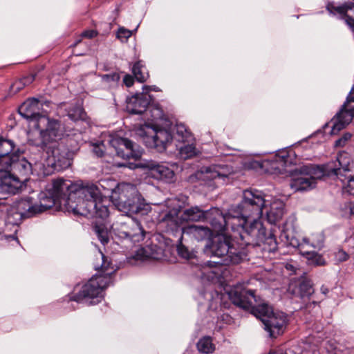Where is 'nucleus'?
Instances as JSON below:
<instances>
[{
	"label": "nucleus",
	"instance_id": "f257e3e1",
	"mask_svg": "<svg viewBox=\"0 0 354 354\" xmlns=\"http://www.w3.org/2000/svg\"><path fill=\"white\" fill-rule=\"evenodd\" d=\"M285 204L281 200L264 198L258 190H245L241 203L232 209L228 217L221 216L231 230L242 228L244 233L257 239L265 236V227L259 220L263 214L267 221L274 224L280 221L285 212Z\"/></svg>",
	"mask_w": 354,
	"mask_h": 354
},
{
	"label": "nucleus",
	"instance_id": "f03ea898",
	"mask_svg": "<svg viewBox=\"0 0 354 354\" xmlns=\"http://www.w3.org/2000/svg\"><path fill=\"white\" fill-rule=\"evenodd\" d=\"M33 145L39 148V153L32 154L30 161L20 158L15 153L10 164V172L26 177L34 171L37 174L48 175L53 171L62 170L71 165L73 153L64 144L52 141L44 145L40 140Z\"/></svg>",
	"mask_w": 354,
	"mask_h": 354
},
{
	"label": "nucleus",
	"instance_id": "7ed1b4c3",
	"mask_svg": "<svg viewBox=\"0 0 354 354\" xmlns=\"http://www.w3.org/2000/svg\"><path fill=\"white\" fill-rule=\"evenodd\" d=\"M176 202V200L173 199H168L165 201V205L169 210L161 218L160 225L165 228L166 232L176 235L182 228L180 227L184 222H197L205 220H209L212 227L218 232H223L231 228V225H228L221 216L228 217L234 207H231L229 212L223 215L217 208L204 211L198 206H194L185 209L179 216L180 206L174 207V205Z\"/></svg>",
	"mask_w": 354,
	"mask_h": 354
},
{
	"label": "nucleus",
	"instance_id": "20e7f679",
	"mask_svg": "<svg viewBox=\"0 0 354 354\" xmlns=\"http://www.w3.org/2000/svg\"><path fill=\"white\" fill-rule=\"evenodd\" d=\"M229 295L234 305L250 310L261 320L270 337L275 338L283 333L287 324L286 315L281 312H274L266 304H257L254 290L236 288Z\"/></svg>",
	"mask_w": 354,
	"mask_h": 354
},
{
	"label": "nucleus",
	"instance_id": "39448f33",
	"mask_svg": "<svg viewBox=\"0 0 354 354\" xmlns=\"http://www.w3.org/2000/svg\"><path fill=\"white\" fill-rule=\"evenodd\" d=\"M72 194L67 203L75 215L89 214L105 218L109 216L108 207L102 204V195L98 187L89 182L77 181L71 187Z\"/></svg>",
	"mask_w": 354,
	"mask_h": 354
},
{
	"label": "nucleus",
	"instance_id": "423d86ee",
	"mask_svg": "<svg viewBox=\"0 0 354 354\" xmlns=\"http://www.w3.org/2000/svg\"><path fill=\"white\" fill-rule=\"evenodd\" d=\"M205 252L220 259L217 261H208L201 266L200 274L197 275L207 281H213L218 277L220 272L216 268L218 266L236 264L246 257V253L243 250L235 248L229 238L222 235H218L213 239Z\"/></svg>",
	"mask_w": 354,
	"mask_h": 354
},
{
	"label": "nucleus",
	"instance_id": "0eeeda50",
	"mask_svg": "<svg viewBox=\"0 0 354 354\" xmlns=\"http://www.w3.org/2000/svg\"><path fill=\"white\" fill-rule=\"evenodd\" d=\"M98 255L102 263H95L94 266L100 273L96 274L84 284L78 292L71 298V300L80 303L95 299L90 301L91 304H95L103 297L102 291L111 283V275L116 269L102 252H99Z\"/></svg>",
	"mask_w": 354,
	"mask_h": 354
},
{
	"label": "nucleus",
	"instance_id": "6e6552de",
	"mask_svg": "<svg viewBox=\"0 0 354 354\" xmlns=\"http://www.w3.org/2000/svg\"><path fill=\"white\" fill-rule=\"evenodd\" d=\"M42 104L36 98H30L24 102L19 107V113L25 119L30 121H35V128L40 129L41 125L46 124L45 129L39 131L40 140L46 145L49 142L58 141L62 136L61 124L56 120L41 115L40 110Z\"/></svg>",
	"mask_w": 354,
	"mask_h": 354
},
{
	"label": "nucleus",
	"instance_id": "1a4fd4ad",
	"mask_svg": "<svg viewBox=\"0 0 354 354\" xmlns=\"http://www.w3.org/2000/svg\"><path fill=\"white\" fill-rule=\"evenodd\" d=\"M110 198L116 208L128 216L145 214L149 209L136 187L129 183L119 184L112 190Z\"/></svg>",
	"mask_w": 354,
	"mask_h": 354
},
{
	"label": "nucleus",
	"instance_id": "9d476101",
	"mask_svg": "<svg viewBox=\"0 0 354 354\" xmlns=\"http://www.w3.org/2000/svg\"><path fill=\"white\" fill-rule=\"evenodd\" d=\"M74 183L70 180L58 178L48 185L46 192L39 194V203L37 204V212H43L56 205L61 210L72 213L68 208L67 203L72 194L71 187Z\"/></svg>",
	"mask_w": 354,
	"mask_h": 354
},
{
	"label": "nucleus",
	"instance_id": "9b49d317",
	"mask_svg": "<svg viewBox=\"0 0 354 354\" xmlns=\"http://www.w3.org/2000/svg\"><path fill=\"white\" fill-rule=\"evenodd\" d=\"M326 175L323 167L315 165H305L296 169L290 183L295 192L307 191L314 188L317 180Z\"/></svg>",
	"mask_w": 354,
	"mask_h": 354
},
{
	"label": "nucleus",
	"instance_id": "f8f14e48",
	"mask_svg": "<svg viewBox=\"0 0 354 354\" xmlns=\"http://www.w3.org/2000/svg\"><path fill=\"white\" fill-rule=\"evenodd\" d=\"M233 169L224 164L211 165L201 167L194 174V178L207 186H218L229 182V176Z\"/></svg>",
	"mask_w": 354,
	"mask_h": 354
},
{
	"label": "nucleus",
	"instance_id": "ddd939ff",
	"mask_svg": "<svg viewBox=\"0 0 354 354\" xmlns=\"http://www.w3.org/2000/svg\"><path fill=\"white\" fill-rule=\"evenodd\" d=\"M138 134L143 138L146 146L163 151L173 140V135L166 129H156L149 124L141 126Z\"/></svg>",
	"mask_w": 354,
	"mask_h": 354
},
{
	"label": "nucleus",
	"instance_id": "4468645a",
	"mask_svg": "<svg viewBox=\"0 0 354 354\" xmlns=\"http://www.w3.org/2000/svg\"><path fill=\"white\" fill-rule=\"evenodd\" d=\"M354 117V88L347 97L340 111L332 118L331 134H337L351 123Z\"/></svg>",
	"mask_w": 354,
	"mask_h": 354
},
{
	"label": "nucleus",
	"instance_id": "2eb2a0df",
	"mask_svg": "<svg viewBox=\"0 0 354 354\" xmlns=\"http://www.w3.org/2000/svg\"><path fill=\"white\" fill-rule=\"evenodd\" d=\"M113 229L121 238H129L134 242L143 240L145 231L138 221L128 217L127 221L116 223Z\"/></svg>",
	"mask_w": 354,
	"mask_h": 354
},
{
	"label": "nucleus",
	"instance_id": "dca6fc26",
	"mask_svg": "<svg viewBox=\"0 0 354 354\" xmlns=\"http://www.w3.org/2000/svg\"><path fill=\"white\" fill-rule=\"evenodd\" d=\"M109 143L115 149L116 155L123 159L138 160L142 156V151L135 149L133 142L129 139L113 138L109 140Z\"/></svg>",
	"mask_w": 354,
	"mask_h": 354
},
{
	"label": "nucleus",
	"instance_id": "f3484780",
	"mask_svg": "<svg viewBox=\"0 0 354 354\" xmlns=\"http://www.w3.org/2000/svg\"><path fill=\"white\" fill-rule=\"evenodd\" d=\"M27 178L20 179L15 174H11L10 169L0 172V194H15L21 189L24 182Z\"/></svg>",
	"mask_w": 354,
	"mask_h": 354
},
{
	"label": "nucleus",
	"instance_id": "a211bd4d",
	"mask_svg": "<svg viewBox=\"0 0 354 354\" xmlns=\"http://www.w3.org/2000/svg\"><path fill=\"white\" fill-rule=\"evenodd\" d=\"M289 154L283 151L270 159L264 160L260 165L262 168L272 174H284L288 172L286 167L288 162Z\"/></svg>",
	"mask_w": 354,
	"mask_h": 354
},
{
	"label": "nucleus",
	"instance_id": "6ab92c4d",
	"mask_svg": "<svg viewBox=\"0 0 354 354\" xmlns=\"http://www.w3.org/2000/svg\"><path fill=\"white\" fill-rule=\"evenodd\" d=\"M326 8L330 15L344 19L346 24L354 29V3H348L338 6L328 3Z\"/></svg>",
	"mask_w": 354,
	"mask_h": 354
},
{
	"label": "nucleus",
	"instance_id": "aec40b11",
	"mask_svg": "<svg viewBox=\"0 0 354 354\" xmlns=\"http://www.w3.org/2000/svg\"><path fill=\"white\" fill-rule=\"evenodd\" d=\"M151 100L148 93H137L127 99L126 109L132 114H142L147 111Z\"/></svg>",
	"mask_w": 354,
	"mask_h": 354
},
{
	"label": "nucleus",
	"instance_id": "412c9836",
	"mask_svg": "<svg viewBox=\"0 0 354 354\" xmlns=\"http://www.w3.org/2000/svg\"><path fill=\"white\" fill-rule=\"evenodd\" d=\"M232 230L234 232L237 231L239 232L241 239L244 242V244L245 245L257 243L259 241H261L263 243L265 246H267V250L269 252H274L277 250V242L276 236L272 233H270L268 236H266V234L265 233L263 238L257 239L249 236L246 233H244L242 228L239 227V230H237L236 226L235 230Z\"/></svg>",
	"mask_w": 354,
	"mask_h": 354
},
{
	"label": "nucleus",
	"instance_id": "4be33fe9",
	"mask_svg": "<svg viewBox=\"0 0 354 354\" xmlns=\"http://www.w3.org/2000/svg\"><path fill=\"white\" fill-rule=\"evenodd\" d=\"M288 243L295 248L301 250L317 249L320 250L324 246V236L322 233H315L311 234L309 237H304L301 241L295 239L288 241Z\"/></svg>",
	"mask_w": 354,
	"mask_h": 354
},
{
	"label": "nucleus",
	"instance_id": "5701e85b",
	"mask_svg": "<svg viewBox=\"0 0 354 354\" xmlns=\"http://www.w3.org/2000/svg\"><path fill=\"white\" fill-rule=\"evenodd\" d=\"M351 157L346 152H341L337 157V162H338L339 167L336 165V162H331L322 167L324 169V172L326 175H335L339 176L341 175L342 170L344 171H349V167L351 164Z\"/></svg>",
	"mask_w": 354,
	"mask_h": 354
},
{
	"label": "nucleus",
	"instance_id": "b1692460",
	"mask_svg": "<svg viewBox=\"0 0 354 354\" xmlns=\"http://www.w3.org/2000/svg\"><path fill=\"white\" fill-rule=\"evenodd\" d=\"M13 149L14 142L12 140L0 139V172L10 169V164L15 155L12 153Z\"/></svg>",
	"mask_w": 354,
	"mask_h": 354
},
{
	"label": "nucleus",
	"instance_id": "393cba45",
	"mask_svg": "<svg viewBox=\"0 0 354 354\" xmlns=\"http://www.w3.org/2000/svg\"><path fill=\"white\" fill-rule=\"evenodd\" d=\"M37 204L33 203L30 197H25L16 204L17 214L19 218H29L38 214Z\"/></svg>",
	"mask_w": 354,
	"mask_h": 354
},
{
	"label": "nucleus",
	"instance_id": "a878e982",
	"mask_svg": "<svg viewBox=\"0 0 354 354\" xmlns=\"http://www.w3.org/2000/svg\"><path fill=\"white\" fill-rule=\"evenodd\" d=\"M288 290L293 295L301 299L308 298L314 292L312 282L307 279H303L295 284L291 283Z\"/></svg>",
	"mask_w": 354,
	"mask_h": 354
},
{
	"label": "nucleus",
	"instance_id": "bb28decb",
	"mask_svg": "<svg viewBox=\"0 0 354 354\" xmlns=\"http://www.w3.org/2000/svg\"><path fill=\"white\" fill-rule=\"evenodd\" d=\"M178 233H179L180 235H182V236H183L184 234L189 235L197 241H202L207 239L212 234L211 230L207 227L195 225L182 227L178 230Z\"/></svg>",
	"mask_w": 354,
	"mask_h": 354
},
{
	"label": "nucleus",
	"instance_id": "cd10ccee",
	"mask_svg": "<svg viewBox=\"0 0 354 354\" xmlns=\"http://www.w3.org/2000/svg\"><path fill=\"white\" fill-rule=\"evenodd\" d=\"M150 173L151 176L157 180L169 183L174 181L175 174L174 170L165 165L153 166L151 169Z\"/></svg>",
	"mask_w": 354,
	"mask_h": 354
},
{
	"label": "nucleus",
	"instance_id": "c85d7f7f",
	"mask_svg": "<svg viewBox=\"0 0 354 354\" xmlns=\"http://www.w3.org/2000/svg\"><path fill=\"white\" fill-rule=\"evenodd\" d=\"M300 253L306 258L308 263L315 266H322L326 265V261L322 255L317 252L308 250H301Z\"/></svg>",
	"mask_w": 354,
	"mask_h": 354
},
{
	"label": "nucleus",
	"instance_id": "c756f323",
	"mask_svg": "<svg viewBox=\"0 0 354 354\" xmlns=\"http://www.w3.org/2000/svg\"><path fill=\"white\" fill-rule=\"evenodd\" d=\"M175 129L176 133L173 136V139L177 142L184 143L189 142L192 138L191 133L187 130L185 124H177Z\"/></svg>",
	"mask_w": 354,
	"mask_h": 354
},
{
	"label": "nucleus",
	"instance_id": "7c9ffc66",
	"mask_svg": "<svg viewBox=\"0 0 354 354\" xmlns=\"http://www.w3.org/2000/svg\"><path fill=\"white\" fill-rule=\"evenodd\" d=\"M196 347L200 353L205 354L212 353L215 350V345L209 336H205L201 338L197 342Z\"/></svg>",
	"mask_w": 354,
	"mask_h": 354
},
{
	"label": "nucleus",
	"instance_id": "2f4dec72",
	"mask_svg": "<svg viewBox=\"0 0 354 354\" xmlns=\"http://www.w3.org/2000/svg\"><path fill=\"white\" fill-rule=\"evenodd\" d=\"M132 73L136 80L140 82L146 81L149 77L146 67L141 60L136 62L133 64L132 67Z\"/></svg>",
	"mask_w": 354,
	"mask_h": 354
},
{
	"label": "nucleus",
	"instance_id": "473e14b6",
	"mask_svg": "<svg viewBox=\"0 0 354 354\" xmlns=\"http://www.w3.org/2000/svg\"><path fill=\"white\" fill-rule=\"evenodd\" d=\"M178 147L179 149V156L182 159H189L196 153V147L193 144L184 145Z\"/></svg>",
	"mask_w": 354,
	"mask_h": 354
},
{
	"label": "nucleus",
	"instance_id": "72a5a7b5",
	"mask_svg": "<svg viewBox=\"0 0 354 354\" xmlns=\"http://www.w3.org/2000/svg\"><path fill=\"white\" fill-rule=\"evenodd\" d=\"M68 116L71 120L75 122L84 120L86 118V113L81 106H76L68 110Z\"/></svg>",
	"mask_w": 354,
	"mask_h": 354
},
{
	"label": "nucleus",
	"instance_id": "f704fd0d",
	"mask_svg": "<svg viewBox=\"0 0 354 354\" xmlns=\"http://www.w3.org/2000/svg\"><path fill=\"white\" fill-rule=\"evenodd\" d=\"M100 77L102 82L109 87L115 86L120 79V74L116 72L102 75Z\"/></svg>",
	"mask_w": 354,
	"mask_h": 354
},
{
	"label": "nucleus",
	"instance_id": "c9c22d12",
	"mask_svg": "<svg viewBox=\"0 0 354 354\" xmlns=\"http://www.w3.org/2000/svg\"><path fill=\"white\" fill-rule=\"evenodd\" d=\"M35 80V76L31 75L15 82L12 84L10 89L12 92L17 93L21 91L26 85L31 84Z\"/></svg>",
	"mask_w": 354,
	"mask_h": 354
},
{
	"label": "nucleus",
	"instance_id": "e433bc0d",
	"mask_svg": "<svg viewBox=\"0 0 354 354\" xmlns=\"http://www.w3.org/2000/svg\"><path fill=\"white\" fill-rule=\"evenodd\" d=\"M94 230L97 238L103 245H105L109 242V239L108 231L104 227L101 225H96L94 227Z\"/></svg>",
	"mask_w": 354,
	"mask_h": 354
},
{
	"label": "nucleus",
	"instance_id": "4c0bfd02",
	"mask_svg": "<svg viewBox=\"0 0 354 354\" xmlns=\"http://www.w3.org/2000/svg\"><path fill=\"white\" fill-rule=\"evenodd\" d=\"M150 118H147L151 122H156L158 120H162L164 113L162 110L158 106H151L149 109Z\"/></svg>",
	"mask_w": 354,
	"mask_h": 354
},
{
	"label": "nucleus",
	"instance_id": "58836bf2",
	"mask_svg": "<svg viewBox=\"0 0 354 354\" xmlns=\"http://www.w3.org/2000/svg\"><path fill=\"white\" fill-rule=\"evenodd\" d=\"M183 236L180 235L178 239V243L177 245V251L178 254L184 258V259H191L192 257V253L189 251V250L182 243Z\"/></svg>",
	"mask_w": 354,
	"mask_h": 354
},
{
	"label": "nucleus",
	"instance_id": "ea45409f",
	"mask_svg": "<svg viewBox=\"0 0 354 354\" xmlns=\"http://www.w3.org/2000/svg\"><path fill=\"white\" fill-rule=\"evenodd\" d=\"M132 35V32L124 28H120L117 32V37L121 41H124L129 39Z\"/></svg>",
	"mask_w": 354,
	"mask_h": 354
},
{
	"label": "nucleus",
	"instance_id": "a19ab883",
	"mask_svg": "<svg viewBox=\"0 0 354 354\" xmlns=\"http://www.w3.org/2000/svg\"><path fill=\"white\" fill-rule=\"evenodd\" d=\"M351 137L352 134L350 133H344V135L340 138L335 141V146L336 147H344L347 141L351 138Z\"/></svg>",
	"mask_w": 354,
	"mask_h": 354
},
{
	"label": "nucleus",
	"instance_id": "79ce46f5",
	"mask_svg": "<svg viewBox=\"0 0 354 354\" xmlns=\"http://www.w3.org/2000/svg\"><path fill=\"white\" fill-rule=\"evenodd\" d=\"M149 257L147 250L144 248H140L137 250L134 255V258L138 260H142Z\"/></svg>",
	"mask_w": 354,
	"mask_h": 354
},
{
	"label": "nucleus",
	"instance_id": "37998d69",
	"mask_svg": "<svg viewBox=\"0 0 354 354\" xmlns=\"http://www.w3.org/2000/svg\"><path fill=\"white\" fill-rule=\"evenodd\" d=\"M93 151L97 157H102L104 152V146L103 143L93 145Z\"/></svg>",
	"mask_w": 354,
	"mask_h": 354
},
{
	"label": "nucleus",
	"instance_id": "c03bdc74",
	"mask_svg": "<svg viewBox=\"0 0 354 354\" xmlns=\"http://www.w3.org/2000/svg\"><path fill=\"white\" fill-rule=\"evenodd\" d=\"M348 180L346 192H348L351 195L354 196V175L346 177Z\"/></svg>",
	"mask_w": 354,
	"mask_h": 354
},
{
	"label": "nucleus",
	"instance_id": "a18cd8bd",
	"mask_svg": "<svg viewBox=\"0 0 354 354\" xmlns=\"http://www.w3.org/2000/svg\"><path fill=\"white\" fill-rule=\"evenodd\" d=\"M348 257V256L347 253L342 250H339L335 254V260L338 262H342L347 260Z\"/></svg>",
	"mask_w": 354,
	"mask_h": 354
},
{
	"label": "nucleus",
	"instance_id": "49530a36",
	"mask_svg": "<svg viewBox=\"0 0 354 354\" xmlns=\"http://www.w3.org/2000/svg\"><path fill=\"white\" fill-rule=\"evenodd\" d=\"M123 82L127 87H130L133 84L134 80L131 75H126L123 78Z\"/></svg>",
	"mask_w": 354,
	"mask_h": 354
},
{
	"label": "nucleus",
	"instance_id": "de8ad7c7",
	"mask_svg": "<svg viewBox=\"0 0 354 354\" xmlns=\"http://www.w3.org/2000/svg\"><path fill=\"white\" fill-rule=\"evenodd\" d=\"M345 208L351 214L354 215V197L345 205Z\"/></svg>",
	"mask_w": 354,
	"mask_h": 354
},
{
	"label": "nucleus",
	"instance_id": "09e8293b",
	"mask_svg": "<svg viewBox=\"0 0 354 354\" xmlns=\"http://www.w3.org/2000/svg\"><path fill=\"white\" fill-rule=\"evenodd\" d=\"M97 32L93 30H86L82 32V36L87 38H93L97 35Z\"/></svg>",
	"mask_w": 354,
	"mask_h": 354
},
{
	"label": "nucleus",
	"instance_id": "8fccbe9b",
	"mask_svg": "<svg viewBox=\"0 0 354 354\" xmlns=\"http://www.w3.org/2000/svg\"><path fill=\"white\" fill-rule=\"evenodd\" d=\"M285 268L288 271H290L291 273L296 272L297 268L292 263H286Z\"/></svg>",
	"mask_w": 354,
	"mask_h": 354
},
{
	"label": "nucleus",
	"instance_id": "3c124183",
	"mask_svg": "<svg viewBox=\"0 0 354 354\" xmlns=\"http://www.w3.org/2000/svg\"><path fill=\"white\" fill-rule=\"evenodd\" d=\"M144 90H145V92H143L142 93H147L148 91H159L160 89L156 86H145Z\"/></svg>",
	"mask_w": 354,
	"mask_h": 354
},
{
	"label": "nucleus",
	"instance_id": "603ef678",
	"mask_svg": "<svg viewBox=\"0 0 354 354\" xmlns=\"http://www.w3.org/2000/svg\"><path fill=\"white\" fill-rule=\"evenodd\" d=\"M321 292L324 294V295H326L328 292H329V290L327 287L324 286H322L321 287Z\"/></svg>",
	"mask_w": 354,
	"mask_h": 354
},
{
	"label": "nucleus",
	"instance_id": "864d4df0",
	"mask_svg": "<svg viewBox=\"0 0 354 354\" xmlns=\"http://www.w3.org/2000/svg\"><path fill=\"white\" fill-rule=\"evenodd\" d=\"M8 238L11 239H13V240H16L18 242L17 239L15 238L14 235H10V236H9Z\"/></svg>",
	"mask_w": 354,
	"mask_h": 354
},
{
	"label": "nucleus",
	"instance_id": "5fc2aeb1",
	"mask_svg": "<svg viewBox=\"0 0 354 354\" xmlns=\"http://www.w3.org/2000/svg\"><path fill=\"white\" fill-rule=\"evenodd\" d=\"M118 167H127V165L124 164V163H122V164H118L116 165Z\"/></svg>",
	"mask_w": 354,
	"mask_h": 354
},
{
	"label": "nucleus",
	"instance_id": "6e6d98bb",
	"mask_svg": "<svg viewBox=\"0 0 354 354\" xmlns=\"http://www.w3.org/2000/svg\"><path fill=\"white\" fill-rule=\"evenodd\" d=\"M129 168H133V167L132 166V164H129Z\"/></svg>",
	"mask_w": 354,
	"mask_h": 354
}]
</instances>
